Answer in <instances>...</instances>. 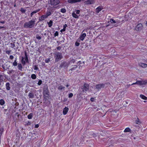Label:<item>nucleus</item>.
Wrapping results in <instances>:
<instances>
[{
	"label": "nucleus",
	"instance_id": "39448f33",
	"mask_svg": "<svg viewBox=\"0 0 147 147\" xmlns=\"http://www.w3.org/2000/svg\"><path fill=\"white\" fill-rule=\"evenodd\" d=\"M89 88V85L86 83H85L84 84L83 87L82 88L83 91H87Z\"/></svg>",
	"mask_w": 147,
	"mask_h": 147
},
{
	"label": "nucleus",
	"instance_id": "37998d69",
	"mask_svg": "<svg viewBox=\"0 0 147 147\" xmlns=\"http://www.w3.org/2000/svg\"><path fill=\"white\" fill-rule=\"evenodd\" d=\"M14 71L12 69L11 70L9 71L7 73L8 74H11L13 72H14Z\"/></svg>",
	"mask_w": 147,
	"mask_h": 147
},
{
	"label": "nucleus",
	"instance_id": "774afa93",
	"mask_svg": "<svg viewBox=\"0 0 147 147\" xmlns=\"http://www.w3.org/2000/svg\"><path fill=\"white\" fill-rule=\"evenodd\" d=\"M94 98H90V100L92 101H94Z\"/></svg>",
	"mask_w": 147,
	"mask_h": 147
},
{
	"label": "nucleus",
	"instance_id": "6ab92c4d",
	"mask_svg": "<svg viewBox=\"0 0 147 147\" xmlns=\"http://www.w3.org/2000/svg\"><path fill=\"white\" fill-rule=\"evenodd\" d=\"M6 89L7 90H9L10 89L11 87L10 86V84L9 83L7 82L6 84Z\"/></svg>",
	"mask_w": 147,
	"mask_h": 147
},
{
	"label": "nucleus",
	"instance_id": "e433bc0d",
	"mask_svg": "<svg viewBox=\"0 0 147 147\" xmlns=\"http://www.w3.org/2000/svg\"><path fill=\"white\" fill-rule=\"evenodd\" d=\"M110 22L111 24H115L116 23V22L113 19L110 20Z\"/></svg>",
	"mask_w": 147,
	"mask_h": 147
},
{
	"label": "nucleus",
	"instance_id": "bf43d9fd",
	"mask_svg": "<svg viewBox=\"0 0 147 147\" xmlns=\"http://www.w3.org/2000/svg\"><path fill=\"white\" fill-rule=\"evenodd\" d=\"M11 46H12L13 47L15 46V45L13 43H11Z\"/></svg>",
	"mask_w": 147,
	"mask_h": 147
},
{
	"label": "nucleus",
	"instance_id": "2f4dec72",
	"mask_svg": "<svg viewBox=\"0 0 147 147\" xmlns=\"http://www.w3.org/2000/svg\"><path fill=\"white\" fill-rule=\"evenodd\" d=\"M36 38L38 40H40L41 39V36H39V34H37L36 35Z\"/></svg>",
	"mask_w": 147,
	"mask_h": 147
},
{
	"label": "nucleus",
	"instance_id": "c756f323",
	"mask_svg": "<svg viewBox=\"0 0 147 147\" xmlns=\"http://www.w3.org/2000/svg\"><path fill=\"white\" fill-rule=\"evenodd\" d=\"M101 10L102 8L100 7H98L96 9V12L97 13H98Z\"/></svg>",
	"mask_w": 147,
	"mask_h": 147
},
{
	"label": "nucleus",
	"instance_id": "09e8293b",
	"mask_svg": "<svg viewBox=\"0 0 147 147\" xmlns=\"http://www.w3.org/2000/svg\"><path fill=\"white\" fill-rule=\"evenodd\" d=\"M75 66V67H73V68H72L71 69V71H73V70H75L76 69V68H77V66L75 65V66Z\"/></svg>",
	"mask_w": 147,
	"mask_h": 147
},
{
	"label": "nucleus",
	"instance_id": "338daca9",
	"mask_svg": "<svg viewBox=\"0 0 147 147\" xmlns=\"http://www.w3.org/2000/svg\"><path fill=\"white\" fill-rule=\"evenodd\" d=\"M19 115L18 114V112H16L15 114V116H17V115Z\"/></svg>",
	"mask_w": 147,
	"mask_h": 147
},
{
	"label": "nucleus",
	"instance_id": "f257e3e1",
	"mask_svg": "<svg viewBox=\"0 0 147 147\" xmlns=\"http://www.w3.org/2000/svg\"><path fill=\"white\" fill-rule=\"evenodd\" d=\"M35 19H33L32 20L29 21L28 22L24 23V28H31L33 27L35 25Z\"/></svg>",
	"mask_w": 147,
	"mask_h": 147
},
{
	"label": "nucleus",
	"instance_id": "680f3d73",
	"mask_svg": "<svg viewBox=\"0 0 147 147\" xmlns=\"http://www.w3.org/2000/svg\"><path fill=\"white\" fill-rule=\"evenodd\" d=\"M17 117H18V118L19 119V118L20 117V118H22V116H21V115H17Z\"/></svg>",
	"mask_w": 147,
	"mask_h": 147
},
{
	"label": "nucleus",
	"instance_id": "f3484780",
	"mask_svg": "<svg viewBox=\"0 0 147 147\" xmlns=\"http://www.w3.org/2000/svg\"><path fill=\"white\" fill-rule=\"evenodd\" d=\"M43 97L44 99H45V101H46V100L47 99L46 98H48L49 99H50L49 97H50V95L49 93H48V95L45 94L43 95Z\"/></svg>",
	"mask_w": 147,
	"mask_h": 147
},
{
	"label": "nucleus",
	"instance_id": "0e129e2a",
	"mask_svg": "<svg viewBox=\"0 0 147 147\" xmlns=\"http://www.w3.org/2000/svg\"><path fill=\"white\" fill-rule=\"evenodd\" d=\"M5 23V21H0V23H2L3 24H4Z\"/></svg>",
	"mask_w": 147,
	"mask_h": 147
},
{
	"label": "nucleus",
	"instance_id": "864d4df0",
	"mask_svg": "<svg viewBox=\"0 0 147 147\" xmlns=\"http://www.w3.org/2000/svg\"><path fill=\"white\" fill-rule=\"evenodd\" d=\"M11 51H9H9H8V50L6 51V53L7 54L9 55Z\"/></svg>",
	"mask_w": 147,
	"mask_h": 147
},
{
	"label": "nucleus",
	"instance_id": "bb28decb",
	"mask_svg": "<svg viewBox=\"0 0 147 147\" xmlns=\"http://www.w3.org/2000/svg\"><path fill=\"white\" fill-rule=\"evenodd\" d=\"M10 62H6L5 64V65L6 66V69L5 70H7V69H9V67H10V65L9 64V63Z\"/></svg>",
	"mask_w": 147,
	"mask_h": 147
},
{
	"label": "nucleus",
	"instance_id": "a18cd8bd",
	"mask_svg": "<svg viewBox=\"0 0 147 147\" xmlns=\"http://www.w3.org/2000/svg\"><path fill=\"white\" fill-rule=\"evenodd\" d=\"M50 61V58L46 59L45 60V62L46 63H48Z\"/></svg>",
	"mask_w": 147,
	"mask_h": 147
},
{
	"label": "nucleus",
	"instance_id": "3c124183",
	"mask_svg": "<svg viewBox=\"0 0 147 147\" xmlns=\"http://www.w3.org/2000/svg\"><path fill=\"white\" fill-rule=\"evenodd\" d=\"M62 48V46H58L57 47V50H60L61 48Z\"/></svg>",
	"mask_w": 147,
	"mask_h": 147
},
{
	"label": "nucleus",
	"instance_id": "c03bdc74",
	"mask_svg": "<svg viewBox=\"0 0 147 147\" xmlns=\"http://www.w3.org/2000/svg\"><path fill=\"white\" fill-rule=\"evenodd\" d=\"M34 69L35 70H38L39 69L37 65H34Z\"/></svg>",
	"mask_w": 147,
	"mask_h": 147
},
{
	"label": "nucleus",
	"instance_id": "e2e57ef3",
	"mask_svg": "<svg viewBox=\"0 0 147 147\" xmlns=\"http://www.w3.org/2000/svg\"><path fill=\"white\" fill-rule=\"evenodd\" d=\"M18 133H19V134H17L16 135V136L17 137H18L19 138L20 137V134H19L20 132L19 131L18 132Z\"/></svg>",
	"mask_w": 147,
	"mask_h": 147
},
{
	"label": "nucleus",
	"instance_id": "ddd939ff",
	"mask_svg": "<svg viewBox=\"0 0 147 147\" xmlns=\"http://www.w3.org/2000/svg\"><path fill=\"white\" fill-rule=\"evenodd\" d=\"M139 65L143 68H146L147 67V64L142 63H140L139 64Z\"/></svg>",
	"mask_w": 147,
	"mask_h": 147
},
{
	"label": "nucleus",
	"instance_id": "9d476101",
	"mask_svg": "<svg viewBox=\"0 0 147 147\" xmlns=\"http://www.w3.org/2000/svg\"><path fill=\"white\" fill-rule=\"evenodd\" d=\"M84 0H68V2L70 3H75L77 2L83 1Z\"/></svg>",
	"mask_w": 147,
	"mask_h": 147
},
{
	"label": "nucleus",
	"instance_id": "a19ab883",
	"mask_svg": "<svg viewBox=\"0 0 147 147\" xmlns=\"http://www.w3.org/2000/svg\"><path fill=\"white\" fill-rule=\"evenodd\" d=\"M42 81L41 80H39L37 83V84L39 86H40L42 84Z\"/></svg>",
	"mask_w": 147,
	"mask_h": 147
},
{
	"label": "nucleus",
	"instance_id": "c9c22d12",
	"mask_svg": "<svg viewBox=\"0 0 147 147\" xmlns=\"http://www.w3.org/2000/svg\"><path fill=\"white\" fill-rule=\"evenodd\" d=\"M4 131V129L3 127H1L0 129V133L1 135L3 134Z\"/></svg>",
	"mask_w": 147,
	"mask_h": 147
},
{
	"label": "nucleus",
	"instance_id": "58836bf2",
	"mask_svg": "<svg viewBox=\"0 0 147 147\" xmlns=\"http://www.w3.org/2000/svg\"><path fill=\"white\" fill-rule=\"evenodd\" d=\"M18 63L16 61V60H15L14 62L13 63V65L14 66H16L17 65Z\"/></svg>",
	"mask_w": 147,
	"mask_h": 147
},
{
	"label": "nucleus",
	"instance_id": "a878e982",
	"mask_svg": "<svg viewBox=\"0 0 147 147\" xmlns=\"http://www.w3.org/2000/svg\"><path fill=\"white\" fill-rule=\"evenodd\" d=\"M24 57H22V60H21V62L23 64V65H24L26 64V61L24 60Z\"/></svg>",
	"mask_w": 147,
	"mask_h": 147
},
{
	"label": "nucleus",
	"instance_id": "4d7b16f0",
	"mask_svg": "<svg viewBox=\"0 0 147 147\" xmlns=\"http://www.w3.org/2000/svg\"><path fill=\"white\" fill-rule=\"evenodd\" d=\"M61 11L63 13H64V8L61 9Z\"/></svg>",
	"mask_w": 147,
	"mask_h": 147
},
{
	"label": "nucleus",
	"instance_id": "7c9ffc66",
	"mask_svg": "<svg viewBox=\"0 0 147 147\" xmlns=\"http://www.w3.org/2000/svg\"><path fill=\"white\" fill-rule=\"evenodd\" d=\"M31 78L32 79L34 80L36 78V76L35 74H33L31 75Z\"/></svg>",
	"mask_w": 147,
	"mask_h": 147
},
{
	"label": "nucleus",
	"instance_id": "f03ea898",
	"mask_svg": "<svg viewBox=\"0 0 147 147\" xmlns=\"http://www.w3.org/2000/svg\"><path fill=\"white\" fill-rule=\"evenodd\" d=\"M63 53L55 52L54 54V58L55 59V61L57 62L63 58Z\"/></svg>",
	"mask_w": 147,
	"mask_h": 147
},
{
	"label": "nucleus",
	"instance_id": "c85d7f7f",
	"mask_svg": "<svg viewBox=\"0 0 147 147\" xmlns=\"http://www.w3.org/2000/svg\"><path fill=\"white\" fill-rule=\"evenodd\" d=\"M5 103V102L4 100L3 99H1L0 100V104L1 105H3Z\"/></svg>",
	"mask_w": 147,
	"mask_h": 147
},
{
	"label": "nucleus",
	"instance_id": "5701e85b",
	"mask_svg": "<svg viewBox=\"0 0 147 147\" xmlns=\"http://www.w3.org/2000/svg\"><path fill=\"white\" fill-rule=\"evenodd\" d=\"M140 97L142 99L144 100H147V97L143 95L142 94H140Z\"/></svg>",
	"mask_w": 147,
	"mask_h": 147
},
{
	"label": "nucleus",
	"instance_id": "72a5a7b5",
	"mask_svg": "<svg viewBox=\"0 0 147 147\" xmlns=\"http://www.w3.org/2000/svg\"><path fill=\"white\" fill-rule=\"evenodd\" d=\"M51 14V13L50 11H47L46 13V14L45 15V16H46L47 18L48 16H49Z\"/></svg>",
	"mask_w": 147,
	"mask_h": 147
},
{
	"label": "nucleus",
	"instance_id": "052dcab7",
	"mask_svg": "<svg viewBox=\"0 0 147 147\" xmlns=\"http://www.w3.org/2000/svg\"><path fill=\"white\" fill-rule=\"evenodd\" d=\"M13 56L12 55H11L10 56L9 58L11 59H12L13 58Z\"/></svg>",
	"mask_w": 147,
	"mask_h": 147
},
{
	"label": "nucleus",
	"instance_id": "cd10ccee",
	"mask_svg": "<svg viewBox=\"0 0 147 147\" xmlns=\"http://www.w3.org/2000/svg\"><path fill=\"white\" fill-rule=\"evenodd\" d=\"M136 123L138 125H140L141 123V122L140 121L139 119L138 118H137V120L135 121Z\"/></svg>",
	"mask_w": 147,
	"mask_h": 147
},
{
	"label": "nucleus",
	"instance_id": "5fc2aeb1",
	"mask_svg": "<svg viewBox=\"0 0 147 147\" xmlns=\"http://www.w3.org/2000/svg\"><path fill=\"white\" fill-rule=\"evenodd\" d=\"M75 45H76V46H78L80 45V43L78 42H76V43H75Z\"/></svg>",
	"mask_w": 147,
	"mask_h": 147
},
{
	"label": "nucleus",
	"instance_id": "de8ad7c7",
	"mask_svg": "<svg viewBox=\"0 0 147 147\" xmlns=\"http://www.w3.org/2000/svg\"><path fill=\"white\" fill-rule=\"evenodd\" d=\"M73 96V94L72 93H71L69 94V97L71 98Z\"/></svg>",
	"mask_w": 147,
	"mask_h": 147
},
{
	"label": "nucleus",
	"instance_id": "4c0bfd02",
	"mask_svg": "<svg viewBox=\"0 0 147 147\" xmlns=\"http://www.w3.org/2000/svg\"><path fill=\"white\" fill-rule=\"evenodd\" d=\"M73 12L77 14H79L80 13V11L79 10H76Z\"/></svg>",
	"mask_w": 147,
	"mask_h": 147
},
{
	"label": "nucleus",
	"instance_id": "20e7f679",
	"mask_svg": "<svg viewBox=\"0 0 147 147\" xmlns=\"http://www.w3.org/2000/svg\"><path fill=\"white\" fill-rule=\"evenodd\" d=\"M43 95L46 94L48 95V93H49L48 88L47 86H45L44 87L43 89Z\"/></svg>",
	"mask_w": 147,
	"mask_h": 147
},
{
	"label": "nucleus",
	"instance_id": "9b49d317",
	"mask_svg": "<svg viewBox=\"0 0 147 147\" xmlns=\"http://www.w3.org/2000/svg\"><path fill=\"white\" fill-rule=\"evenodd\" d=\"M86 36V34L85 33H83L82 34L79 38L81 40L83 41Z\"/></svg>",
	"mask_w": 147,
	"mask_h": 147
},
{
	"label": "nucleus",
	"instance_id": "7ed1b4c3",
	"mask_svg": "<svg viewBox=\"0 0 147 147\" xmlns=\"http://www.w3.org/2000/svg\"><path fill=\"white\" fill-rule=\"evenodd\" d=\"M136 83L139 85H146L147 84V80L138 81L136 82Z\"/></svg>",
	"mask_w": 147,
	"mask_h": 147
},
{
	"label": "nucleus",
	"instance_id": "aec40b11",
	"mask_svg": "<svg viewBox=\"0 0 147 147\" xmlns=\"http://www.w3.org/2000/svg\"><path fill=\"white\" fill-rule=\"evenodd\" d=\"M72 16L76 18H78L79 17V16H78L77 14L76 13H75L73 12V13H72Z\"/></svg>",
	"mask_w": 147,
	"mask_h": 147
},
{
	"label": "nucleus",
	"instance_id": "0eeeda50",
	"mask_svg": "<svg viewBox=\"0 0 147 147\" xmlns=\"http://www.w3.org/2000/svg\"><path fill=\"white\" fill-rule=\"evenodd\" d=\"M104 87L105 84H98L96 86V88L98 90L104 88Z\"/></svg>",
	"mask_w": 147,
	"mask_h": 147
},
{
	"label": "nucleus",
	"instance_id": "a211bd4d",
	"mask_svg": "<svg viewBox=\"0 0 147 147\" xmlns=\"http://www.w3.org/2000/svg\"><path fill=\"white\" fill-rule=\"evenodd\" d=\"M25 124L24 125L25 126H28L31 125L32 123L31 121H29L25 122Z\"/></svg>",
	"mask_w": 147,
	"mask_h": 147
},
{
	"label": "nucleus",
	"instance_id": "49530a36",
	"mask_svg": "<svg viewBox=\"0 0 147 147\" xmlns=\"http://www.w3.org/2000/svg\"><path fill=\"white\" fill-rule=\"evenodd\" d=\"M58 34H59L58 31H57L54 33V36L55 37L56 36H58Z\"/></svg>",
	"mask_w": 147,
	"mask_h": 147
},
{
	"label": "nucleus",
	"instance_id": "ea45409f",
	"mask_svg": "<svg viewBox=\"0 0 147 147\" xmlns=\"http://www.w3.org/2000/svg\"><path fill=\"white\" fill-rule=\"evenodd\" d=\"M64 88V87L62 86L61 85L60 86H59L58 87V89L59 90H62Z\"/></svg>",
	"mask_w": 147,
	"mask_h": 147
},
{
	"label": "nucleus",
	"instance_id": "473e14b6",
	"mask_svg": "<svg viewBox=\"0 0 147 147\" xmlns=\"http://www.w3.org/2000/svg\"><path fill=\"white\" fill-rule=\"evenodd\" d=\"M130 130H131L129 127H127L125 129L124 132H129Z\"/></svg>",
	"mask_w": 147,
	"mask_h": 147
},
{
	"label": "nucleus",
	"instance_id": "f704fd0d",
	"mask_svg": "<svg viewBox=\"0 0 147 147\" xmlns=\"http://www.w3.org/2000/svg\"><path fill=\"white\" fill-rule=\"evenodd\" d=\"M20 11L23 13H25L26 11V9H25L24 8H21L20 9Z\"/></svg>",
	"mask_w": 147,
	"mask_h": 147
},
{
	"label": "nucleus",
	"instance_id": "f8f14e48",
	"mask_svg": "<svg viewBox=\"0 0 147 147\" xmlns=\"http://www.w3.org/2000/svg\"><path fill=\"white\" fill-rule=\"evenodd\" d=\"M24 54L25 55V57H24V59H25L26 63H28L29 62L28 59V55L27 52L26 51H25Z\"/></svg>",
	"mask_w": 147,
	"mask_h": 147
},
{
	"label": "nucleus",
	"instance_id": "69168bd1",
	"mask_svg": "<svg viewBox=\"0 0 147 147\" xmlns=\"http://www.w3.org/2000/svg\"><path fill=\"white\" fill-rule=\"evenodd\" d=\"M2 68H3V69H5V66H4V65H2Z\"/></svg>",
	"mask_w": 147,
	"mask_h": 147
},
{
	"label": "nucleus",
	"instance_id": "dca6fc26",
	"mask_svg": "<svg viewBox=\"0 0 147 147\" xmlns=\"http://www.w3.org/2000/svg\"><path fill=\"white\" fill-rule=\"evenodd\" d=\"M40 10V9H37V10H36L35 11H32L31 13V14H30V16L31 17H32L33 15L34 14H35V13H37Z\"/></svg>",
	"mask_w": 147,
	"mask_h": 147
},
{
	"label": "nucleus",
	"instance_id": "603ef678",
	"mask_svg": "<svg viewBox=\"0 0 147 147\" xmlns=\"http://www.w3.org/2000/svg\"><path fill=\"white\" fill-rule=\"evenodd\" d=\"M64 31V25H63V29L60 30V32H63Z\"/></svg>",
	"mask_w": 147,
	"mask_h": 147
},
{
	"label": "nucleus",
	"instance_id": "393cba45",
	"mask_svg": "<svg viewBox=\"0 0 147 147\" xmlns=\"http://www.w3.org/2000/svg\"><path fill=\"white\" fill-rule=\"evenodd\" d=\"M33 113H30L28 115V116H27L28 118L29 119H31L33 117Z\"/></svg>",
	"mask_w": 147,
	"mask_h": 147
},
{
	"label": "nucleus",
	"instance_id": "6e6552de",
	"mask_svg": "<svg viewBox=\"0 0 147 147\" xmlns=\"http://www.w3.org/2000/svg\"><path fill=\"white\" fill-rule=\"evenodd\" d=\"M143 26L142 24H138L136 27L135 29L137 31H140L142 29Z\"/></svg>",
	"mask_w": 147,
	"mask_h": 147
},
{
	"label": "nucleus",
	"instance_id": "79ce46f5",
	"mask_svg": "<svg viewBox=\"0 0 147 147\" xmlns=\"http://www.w3.org/2000/svg\"><path fill=\"white\" fill-rule=\"evenodd\" d=\"M69 110L68 108L67 107H65V115L67 114Z\"/></svg>",
	"mask_w": 147,
	"mask_h": 147
},
{
	"label": "nucleus",
	"instance_id": "8fccbe9b",
	"mask_svg": "<svg viewBox=\"0 0 147 147\" xmlns=\"http://www.w3.org/2000/svg\"><path fill=\"white\" fill-rule=\"evenodd\" d=\"M3 76L2 75H0V80H2L1 81H2L4 79Z\"/></svg>",
	"mask_w": 147,
	"mask_h": 147
},
{
	"label": "nucleus",
	"instance_id": "423d86ee",
	"mask_svg": "<svg viewBox=\"0 0 147 147\" xmlns=\"http://www.w3.org/2000/svg\"><path fill=\"white\" fill-rule=\"evenodd\" d=\"M51 4L52 5H56L60 3L59 0H51Z\"/></svg>",
	"mask_w": 147,
	"mask_h": 147
},
{
	"label": "nucleus",
	"instance_id": "4468645a",
	"mask_svg": "<svg viewBox=\"0 0 147 147\" xmlns=\"http://www.w3.org/2000/svg\"><path fill=\"white\" fill-rule=\"evenodd\" d=\"M47 17L45 15H42L39 18V20L40 21L44 20L45 19L47 18Z\"/></svg>",
	"mask_w": 147,
	"mask_h": 147
},
{
	"label": "nucleus",
	"instance_id": "6e6d98bb",
	"mask_svg": "<svg viewBox=\"0 0 147 147\" xmlns=\"http://www.w3.org/2000/svg\"><path fill=\"white\" fill-rule=\"evenodd\" d=\"M2 28H3L5 30L6 29V27H4V26H0V29Z\"/></svg>",
	"mask_w": 147,
	"mask_h": 147
},
{
	"label": "nucleus",
	"instance_id": "4be33fe9",
	"mask_svg": "<svg viewBox=\"0 0 147 147\" xmlns=\"http://www.w3.org/2000/svg\"><path fill=\"white\" fill-rule=\"evenodd\" d=\"M64 67V61H62V62L61 64L59 66V68H61L63 67Z\"/></svg>",
	"mask_w": 147,
	"mask_h": 147
},
{
	"label": "nucleus",
	"instance_id": "1a4fd4ad",
	"mask_svg": "<svg viewBox=\"0 0 147 147\" xmlns=\"http://www.w3.org/2000/svg\"><path fill=\"white\" fill-rule=\"evenodd\" d=\"M94 0H88L84 2V3L87 5L93 4L94 3Z\"/></svg>",
	"mask_w": 147,
	"mask_h": 147
},
{
	"label": "nucleus",
	"instance_id": "13d9d810",
	"mask_svg": "<svg viewBox=\"0 0 147 147\" xmlns=\"http://www.w3.org/2000/svg\"><path fill=\"white\" fill-rule=\"evenodd\" d=\"M39 127V125L38 124H37L35 125L34 127L35 128H38Z\"/></svg>",
	"mask_w": 147,
	"mask_h": 147
},
{
	"label": "nucleus",
	"instance_id": "412c9836",
	"mask_svg": "<svg viewBox=\"0 0 147 147\" xmlns=\"http://www.w3.org/2000/svg\"><path fill=\"white\" fill-rule=\"evenodd\" d=\"M53 21L51 20L49 22H47V23L49 27H51L53 25Z\"/></svg>",
	"mask_w": 147,
	"mask_h": 147
},
{
	"label": "nucleus",
	"instance_id": "2eb2a0df",
	"mask_svg": "<svg viewBox=\"0 0 147 147\" xmlns=\"http://www.w3.org/2000/svg\"><path fill=\"white\" fill-rule=\"evenodd\" d=\"M28 96L30 98H33L34 97V93L32 92H30L29 93Z\"/></svg>",
	"mask_w": 147,
	"mask_h": 147
},
{
	"label": "nucleus",
	"instance_id": "b1692460",
	"mask_svg": "<svg viewBox=\"0 0 147 147\" xmlns=\"http://www.w3.org/2000/svg\"><path fill=\"white\" fill-rule=\"evenodd\" d=\"M18 69L22 71V69L23 68L22 65L21 63H19L18 65Z\"/></svg>",
	"mask_w": 147,
	"mask_h": 147
}]
</instances>
